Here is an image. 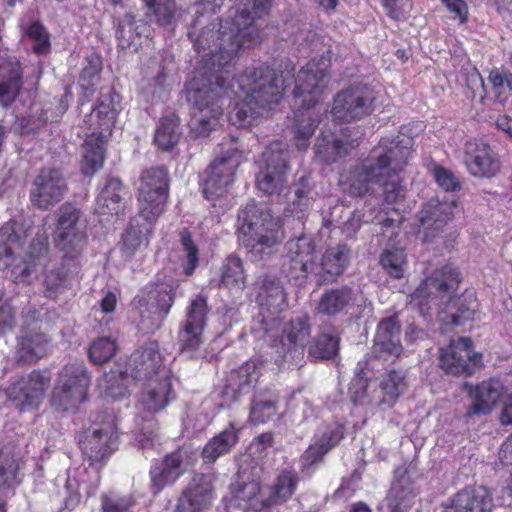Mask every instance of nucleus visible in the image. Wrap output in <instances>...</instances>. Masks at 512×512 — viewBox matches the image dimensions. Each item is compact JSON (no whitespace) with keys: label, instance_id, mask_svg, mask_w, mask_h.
Masks as SVG:
<instances>
[{"label":"nucleus","instance_id":"obj_1","mask_svg":"<svg viewBox=\"0 0 512 512\" xmlns=\"http://www.w3.org/2000/svg\"><path fill=\"white\" fill-rule=\"evenodd\" d=\"M409 155V139L382 138L367 159L341 175L340 184L354 197L374 194L385 178L397 175L404 169Z\"/></svg>","mask_w":512,"mask_h":512},{"label":"nucleus","instance_id":"obj_2","mask_svg":"<svg viewBox=\"0 0 512 512\" xmlns=\"http://www.w3.org/2000/svg\"><path fill=\"white\" fill-rule=\"evenodd\" d=\"M461 282L460 273L451 265L437 268L427 277L413 293V299L428 309L444 308L440 311L441 319L446 324L460 326L473 321L478 310V302L473 292H465L455 297L453 294Z\"/></svg>","mask_w":512,"mask_h":512},{"label":"nucleus","instance_id":"obj_3","mask_svg":"<svg viewBox=\"0 0 512 512\" xmlns=\"http://www.w3.org/2000/svg\"><path fill=\"white\" fill-rule=\"evenodd\" d=\"M244 93L229 114L231 123L239 128L252 125L262 112L282 97L283 78L268 65L248 67L238 79Z\"/></svg>","mask_w":512,"mask_h":512},{"label":"nucleus","instance_id":"obj_4","mask_svg":"<svg viewBox=\"0 0 512 512\" xmlns=\"http://www.w3.org/2000/svg\"><path fill=\"white\" fill-rule=\"evenodd\" d=\"M194 48L200 57V80H215L218 77L233 80L232 60L242 46L249 45L247 40L238 34L231 23L230 26L220 24L219 28H204L193 39Z\"/></svg>","mask_w":512,"mask_h":512},{"label":"nucleus","instance_id":"obj_5","mask_svg":"<svg viewBox=\"0 0 512 512\" xmlns=\"http://www.w3.org/2000/svg\"><path fill=\"white\" fill-rule=\"evenodd\" d=\"M330 66V58L321 56L310 60L296 75L294 105L306 110L296 114L294 139L299 150L308 148L309 139L317 126L318 120L311 119L309 109L319 103L322 92L329 84Z\"/></svg>","mask_w":512,"mask_h":512},{"label":"nucleus","instance_id":"obj_6","mask_svg":"<svg viewBox=\"0 0 512 512\" xmlns=\"http://www.w3.org/2000/svg\"><path fill=\"white\" fill-rule=\"evenodd\" d=\"M232 81L218 77L215 80L194 78L187 88V99L192 105L189 122L190 133L195 137H207L219 125L222 116L220 99L227 95Z\"/></svg>","mask_w":512,"mask_h":512},{"label":"nucleus","instance_id":"obj_7","mask_svg":"<svg viewBox=\"0 0 512 512\" xmlns=\"http://www.w3.org/2000/svg\"><path fill=\"white\" fill-rule=\"evenodd\" d=\"M239 242L251 252H270L285 235L278 218L265 204L250 200L238 215Z\"/></svg>","mask_w":512,"mask_h":512},{"label":"nucleus","instance_id":"obj_8","mask_svg":"<svg viewBox=\"0 0 512 512\" xmlns=\"http://www.w3.org/2000/svg\"><path fill=\"white\" fill-rule=\"evenodd\" d=\"M116 109L111 95L104 96L98 106L83 121L84 153L82 171L86 175L94 174L102 167L104 144L111 136L116 120Z\"/></svg>","mask_w":512,"mask_h":512},{"label":"nucleus","instance_id":"obj_9","mask_svg":"<svg viewBox=\"0 0 512 512\" xmlns=\"http://www.w3.org/2000/svg\"><path fill=\"white\" fill-rule=\"evenodd\" d=\"M169 194L168 171L164 167L150 168L142 172L138 188L139 211L148 221L164 212Z\"/></svg>","mask_w":512,"mask_h":512},{"label":"nucleus","instance_id":"obj_10","mask_svg":"<svg viewBox=\"0 0 512 512\" xmlns=\"http://www.w3.org/2000/svg\"><path fill=\"white\" fill-rule=\"evenodd\" d=\"M310 337V319L308 316H300L283 326L281 337L275 339L271 347L283 362L301 367Z\"/></svg>","mask_w":512,"mask_h":512},{"label":"nucleus","instance_id":"obj_11","mask_svg":"<svg viewBox=\"0 0 512 512\" xmlns=\"http://www.w3.org/2000/svg\"><path fill=\"white\" fill-rule=\"evenodd\" d=\"M68 190L66 178L56 168H43L35 176L30 188V201L40 210H49L58 204Z\"/></svg>","mask_w":512,"mask_h":512},{"label":"nucleus","instance_id":"obj_12","mask_svg":"<svg viewBox=\"0 0 512 512\" xmlns=\"http://www.w3.org/2000/svg\"><path fill=\"white\" fill-rule=\"evenodd\" d=\"M50 382L48 371L34 370L9 386L7 396L20 410L34 409L44 399Z\"/></svg>","mask_w":512,"mask_h":512},{"label":"nucleus","instance_id":"obj_13","mask_svg":"<svg viewBox=\"0 0 512 512\" xmlns=\"http://www.w3.org/2000/svg\"><path fill=\"white\" fill-rule=\"evenodd\" d=\"M481 360L482 355L473 351L472 341L467 337H460L440 349L439 365L447 374L471 375Z\"/></svg>","mask_w":512,"mask_h":512},{"label":"nucleus","instance_id":"obj_14","mask_svg":"<svg viewBox=\"0 0 512 512\" xmlns=\"http://www.w3.org/2000/svg\"><path fill=\"white\" fill-rule=\"evenodd\" d=\"M242 154L236 148L230 149L225 155L217 158L208 169L203 192L207 199L224 194L227 187L233 183Z\"/></svg>","mask_w":512,"mask_h":512},{"label":"nucleus","instance_id":"obj_15","mask_svg":"<svg viewBox=\"0 0 512 512\" xmlns=\"http://www.w3.org/2000/svg\"><path fill=\"white\" fill-rule=\"evenodd\" d=\"M374 97L371 93L359 89L339 92L333 102L331 114L333 120L350 122L370 115L374 109Z\"/></svg>","mask_w":512,"mask_h":512},{"label":"nucleus","instance_id":"obj_16","mask_svg":"<svg viewBox=\"0 0 512 512\" xmlns=\"http://www.w3.org/2000/svg\"><path fill=\"white\" fill-rule=\"evenodd\" d=\"M213 495V477L195 474L182 490L174 512H205L212 504Z\"/></svg>","mask_w":512,"mask_h":512},{"label":"nucleus","instance_id":"obj_17","mask_svg":"<svg viewBox=\"0 0 512 512\" xmlns=\"http://www.w3.org/2000/svg\"><path fill=\"white\" fill-rule=\"evenodd\" d=\"M213 495V477L195 474L182 490L174 512H205L212 504Z\"/></svg>","mask_w":512,"mask_h":512},{"label":"nucleus","instance_id":"obj_18","mask_svg":"<svg viewBox=\"0 0 512 512\" xmlns=\"http://www.w3.org/2000/svg\"><path fill=\"white\" fill-rule=\"evenodd\" d=\"M213 495V477L195 474L182 490L174 512H205L212 504Z\"/></svg>","mask_w":512,"mask_h":512},{"label":"nucleus","instance_id":"obj_19","mask_svg":"<svg viewBox=\"0 0 512 512\" xmlns=\"http://www.w3.org/2000/svg\"><path fill=\"white\" fill-rule=\"evenodd\" d=\"M213 495V477L195 474L182 490L174 512H205L212 504Z\"/></svg>","mask_w":512,"mask_h":512},{"label":"nucleus","instance_id":"obj_20","mask_svg":"<svg viewBox=\"0 0 512 512\" xmlns=\"http://www.w3.org/2000/svg\"><path fill=\"white\" fill-rule=\"evenodd\" d=\"M283 267L288 276L302 282L310 273H313L314 245L309 238L299 237L291 239L286 244V255Z\"/></svg>","mask_w":512,"mask_h":512},{"label":"nucleus","instance_id":"obj_21","mask_svg":"<svg viewBox=\"0 0 512 512\" xmlns=\"http://www.w3.org/2000/svg\"><path fill=\"white\" fill-rule=\"evenodd\" d=\"M455 208L454 201L428 200L416 215L418 233H423L425 240L435 237L453 218Z\"/></svg>","mask_w":512,"mask_h":512},{"label":"nucleus","instance_id":"obj_22","mask_svg":"<svg viewBox=\"0 0 512 512\" xmlns=\"http://www.w3.org/2000/svg\"><path fill=\"white\" fill-rule=\"evenodd\" d=\"M127 373L136 380H149L154 376H159V379L168 377L159 345L151 341L136 350L129 359Z\"/></svg>","mask_w":512,"mask_h":512},{"label":"nucleus","instance_id":"obj_23","mask_svg":"<svg viewBox=\"0 0 512 512\" xmlns=\"http://www.w3.org/2000/svg\"><path fill=\"white\" fill-rule=\"evenodd\" d=\"M414 472L415 467L411 464L395 470L394 481L386 497L390 512H407L413 506L418 495L412 479Z\"/></svg>","mask_w":512,"mask_h":512},{"label":"nucleus","instance_id":"obj_24","mask_svg":"<svg viewBox=\"0 0 512 512\" xmlns=\"http://www.w3.org/2000/svg\"><path fill=\"white\" fill-rule=\"evenodd\" d=\"M117 431L114 419L108 417L107 422L94 428L80 442L83 453L93 462L102 461L117 448Z\"/></svg>","mask_w":512,"mask_h":512},{"label":"nucleus","instance_id":"obj_25","mask_svg":"<svg viewBox=\"0 0 512 512\" xmlns=\"http://www.w3.org/2000/svg\"><path fill=\"white\" fill-rule=\"evenodd\" d=\"M465 163L471 175L491 178L500 171L497 154L485 142L470 140L465 144Z\"/></svg>","mask_w":512,"mask_h":512},{"label":"nucleus","instance_id":"obj_26","mask_svg":"<svg viewBox=\"0 0 512 512\" xmlns=\"http://www.w3.org/2000/svg\"><path fill=\"white\" fill-rule=\"evenodd\" d=\"M271 7V0H240L239 8L232 18L233 26L238 34L249 44L259 40L260 32L254 25L256 18L268 14Z\"/></svg>","mask_w":512,"mask_h":512},{"label":"nucleus","instance_id":"obj_27","mask_svg":"<svg viewBox=\"0 0 512 512\" xmlns=\"http://www.w3.org/2000/svg\"><path fill=\"white\" fill-rule=\"evenodd\" d=\"M401 327L395 316L380 321L374 338L373 353L385 361L394 360L402 353Z\"/></svg>","mask_w":512,"mask_h":512},{"label":"nucleus","instance_id":"obj_28","mask_svg":"<svg viewBox=\"0 0 512 512\" xmlns=\"http://www.w3.org/2000/svg\"><path fill=\"white\" fill-rule=\"evenodd\" d=\"M503 384L496 379L484 380L476 386H470L469 395L472 403L466 416L488 415L497 406L504 394Z\"/></svg>","mask_w":512,"mask_h":512},{"label":"nucleus","instance_id":"obj_29","mask_svg":"<svg viewBox=\"0 0 512 512\" xmlns=\"http://www.w3.org/2000/svg\"><path fill=\"white\" fill-rule=\"evenodd\" d=\"M194 456L189 447H180L166 456L161 465L154 467L151 472L154 492L157 493L166 485L174 483L181 475V466L189 464Z\"/></svg>","mask_w":512,"mask_h":512},{"label":"nucleus","instance_id":"obj_30","mask_svg":"<svg viewBox=\"0 0 512 512\" xmlns=\"http://www.w3.org/2000/svg\"><path fill=\"white\" fill-rule=\"evenodd\" d=\"M51 339L44 332L26 328L17 337L15 357L18 363H36L50 349Z\"/></svg>","mask_w":512,"mask_h":512},{"label":"nucleus","instance_id":"obj_31","mask_svg":"<svg viewBox=\"0 0 512 512\" xmlns=\"http://www.w3.org/2000/svg\"><path fill=\"white\" fill-rule=\"evenodd\" d=\"M256 302L263 312L276 315L287 306L286 293L281 282L272 276H260L254 284Z\"/></svg>","mask_w":512,"mask_h":512},{"label":"nucleus","instance_id":"obj_32","mask_svg":"<svg viewBox=\"0 0 512 512\" xmlns=\"http://www.w3.org/2000/svg\"><path fill=\"white\" fill-rule=\"evenodd\" d=\"M348 132V129H344L339 136L329 133L319 138L314 147L316 157L321 162L330 164L349 154L357 146V142Z\"/></svg>","mask_w":512,"mask_h":512},{"label":"nucleus","instance_id":"obj_33","mask_svg":"<svg viewBox=\"0 0 512 512\" xmlns=\"http://www.w3.org/2000/svg\"><path fill=\"white\" fill-rule=\"evenodd\" d=\"M406 388V375L403 372L388 371L381 377L379 385L374 387L376 410L385 411L392 408Z\"/></svg>","mask_w":512,"mask_h":512},{"label":"nucleus","instance_id":"obj_34","mask_svg":"<svg viewBox=\"0 0 512 512\" xmlns=\"http://www.w3.org/2000/svg\"><path fill=\"white\" fill-rule=\"evenodd\" d=\"M48 261V247L42 241H33L29 253L22 263L17 264L11 271V277L16 283H26L36 278Z\"/></svg>","mask_w":512,"mask_h":512},{"label":"nucleus","instance_id":"obj_35","mask_svg":"<svg viewBox=\"0 0 512 512\" xmlns=\"http://www.w3.org/2000/svg\"><path fill=\"white\" fill-rule=\"evenodd\" d=\"M492 498L485 487L465 489L458 492L444 512H491Z\"/></svg>","mask_w":512,"mask_h":512},{"label":"nucleus","instance_id":"obj_36","mask_svg":"<svg viewBox=\"0 0 512 512\" xmlns=\"http://www.w3.org/2000/svg\"><path fill=\"white\" fill-rule=\"evenodd\" d=\"M492 498L485 487L465 489L458 492L444 512H491Z\"/></svg>","mask_w":512,"mask_h":512},{"label":"nucleus","instance_id":"obj_37","mask_svg":"<svg viewBox=\"0 0 512 512\" xmlns=\"http://www.w3.org/2000/svg\"><path fill=\"white\" fill-rule=\"evenodd\" d=\"M355 301V293L349 286L325 290L319 297L315 310L322 316L333 317L342 313Z\"/></svg>","mask_w":512,"mask_h":512},{"label":"nucleus","instance_id":"obj_38","mask_svg":"<svg viewBox=\"0 0 512 512\" xmlns=\"http://www.w3.org/2000/svg\"><path fill=\"white\" fill-rule=\"evenodd\" d=\"M259 377L260 372L256 362L248 361L231 371L223 393L226 397L235 400L238 394L253 389Z\"/></svg>","mask_w":512,"mask_h":512},{"label":"nucleus","instance_id":"obj_39","mask_svg":"<svg viewBox=\"0 0 512 512\" xmlns=\"http://www.w3.org/2000/svg\"><path fill=\"white\" fill-rule=\"evenodd\" d=\"M238 478L235 497L240 501L239 505L243 506L245 512H262L269 506L267 497L261 493L258 481H249L245 471H241Z\"/></svg>","mask_w":512,"mask_h":512},{"label":"nucleus","instance_id":"obj_40","mask_svg":"<svg viewBox=\"0 0 512 512\" xmlns=\"http://www.w3.org/2000/svg\"><path fill=\"white\" fill-rule=\"evenodd\" d=\"M173 302L172 290L168 286L157 287L148 295L146 311L141 312L142 320H150L152 326L159 327L168 315Z\"/></svg>","mask_w":512,"mask_h":512},{"label":"nucleus","instance_id":"obj_41","mask_svg":"<svg viewBox=\"0 0 512 512\" xmlns=\"http://www.w3.org/2000/svg\"><path fill=\"white\" fill-rule=\"evenodd\" d=\"M153 222L141 217L140 211L138 216L131 220L122 237V251L126 256L131 257L142 246L148 245V236L151 234Z\"/></svg>","mask_w":512,"mask_h":512},{"label":"nucleus","instance_id":"obj_42","mask_svg":"<svg viewBox=\"0 0 512 512\" xmlns=\"http://www.w3.org/2000/svg\"><path fill=\"white\" fill-rule=\"evenodd\" d=\"M349 250L346 246H336L328 249L322 257L319 271L320 282H333L344 271L348 263Z\"/></svg>","mask_w":512,"mask_h":512},{"label":"nucleus","instance_id":"obj_43","mask_svg":"<svg viewBox=\"0 0 512 512\" xmlns=\"http://www.w3.org/2000/svg\"><path fill=\"white\" fill-rule=\"evenodd\" d=\"M79 262H65L59 268L51 270L45 278V295L49 298H55L58 293L64 290L79 275Z\"/></svg>","mask_w":512,"mask_h":512},{"label":"nucleus","instance_id":"obj_44","mask_svg":"<svg viewBox=\"0 0 512 512\" xmlns=\"http://www.w3.org/2000/svg\"><path fill=\"white\" fill-rule=\"evenodd\" d=\"M124 191L122 182L117 178L107 181L98 197V212L101 215H117L124 209Z\"/></svg>","mask_w":512,"mask_h":512},{"label":"nucleus","instance_id":"obj_45","mask_svg":"<svg viewBox=\"0 0 512 512\" xmlns=\"http://www.w3.org/2000/svg\"><path fill=\"white\" fill-rule=\"evenodd\" d=\"M172 384L168 377L153 381L143 392L140 404L149 413H156L167 406Z\"/></svg>","mask_w":512,"mask_h":512},{"label":"nucleus","instance_id":"obj_46","mask_svg":"<svg viewBox=\"0 0 512 512\" xmlns=\"http://www.w3.org/2000/svg\"><path fill=\"white\" fill-rule=\"evenodd\" d=\"M86 380L81 379L75 390H69L68 379L64 378L63 384H56L52 391L51 405L59 411L75 409L86 398Z\"/></svg>","mask_w":512,"mask_h":512},{"label":"nucleus","instance_id":"obj_47","mask_svg":"<svg viewBox=\"0 0 512 512\" xmlns=\"http://www.w3.org/2000/svg\"><path fill=\"white\" fill-rule=\"evenodd\" d=\"M238 442V431L233 425L211 438L202 450V459L205 463L212 464L219 457L228 453Z\"/></svg>","mask_w":512,"mask_h":512},{"label":"nucleus","instance_id":"obj_48","mask_svg":"<svg viewBox=\"0 0 512 512\" xmlns=\"http://www.w3.org/2000/svg\"><path fill=\"white\" fill-rule=\"evenodd\" d=\"M343 437V431L337 426L327 432L315 444L310 445L301 457L302 465L308 468L321 461L322 457L332 449Z\"/></svg>","mask_w":512,"mask_h":512},{"label":"nucleus","instance_id":"obj_49","mask_svg":"<svg viewBox=\"0 0 512 512\" xmlns=\"http://www.w3.org/2000/svg\"><path fill=\"white\" fill-rule=\"evenodd\" d=\"M288 154V147L285 143L274 141L263 151L259 161V168L288 173Z\"/></svg>","mask_w":512,"mask_h":512},{"label":"nucleus","instance_id":"obj_50","mask_svg":"<svg viewBox=\"0 0 512 512\" xmlns=\"http://www.w3.org/2000/svg\"><path fill=\"white\" fill-rule=\"evenodd\" d=\"M78 232H86V223L82 220V212L71 203H65L58 210L55 236Z\"/></svg>","mask_w":512,"mask_h":512},{"label":"nucleus","instance_id":"obj_51","mask_svg":"<svg viewBox=\"0 0 512 512\" xmlns=\"http://www.w3.org/2000/svg\"><path fill=\"white\" fill-rule=\"evenodd\" d=\"M339 343L340 338L337 333H320L308 347V358L311 361L332 359L338 354Z\"/></svg>","mask_w":512,"mask_h":512},{"label":"nucleus","instance_id":"obj_52","mask_svg":"<svg viewBox=\"0 0 512 512\" xmlns=\"http://www.w3.org/2000/svg\"><path fill=\"white\" fill-rule=\"evenodd\" d=\"M221 283L231 292H241L245 288L246 274L242 260L235 255L228 256L222 266Z\"/></svg>","mask_w":512,"mask_h":512},{"label":"nucleus","instance_id":"obj_53","mask_svg":"<svg viewBox=\"0 0 512 512\" xmlns=\"http://www.w3.org/2000/svg\"><path fill=\"white\" fill-rule=\"evenodd\" d=\"M87 243V233H68L67 235L55 236V245L62 253V260L65 262H78Z\"/></svg>","mask_w":512,"mask_h":512},{"label":"nucleus","instance_id":"obj_54","mask_svg":"<svg viewBox=\"0 0 512 512\" xmlns=\"http://www.w3.org/2000/svg\"><path fill=\"white\" fill-rule=\"evenodd\" d=\"M179 118L175 115L161 119L155 132V143L162 150L172 149L181 137Z\"/></svg>","mask_w":512,"mask_h":512},{"label":"nucleus","instance_id":"obj_55","mask_svg":"<svg viewBox=\"0 0 512 512\" xmlns=\"http://www.w3.org/2000/svg\"><path fill=\"white\" fill-rule=\"evenodd\" d=\"M288 173L259 168L256 184L267 195H279L287 186Z\"/></svg>","mask_w":512,"mask_h":512},{"label":"nucleus","instance_id":"obj_56","mask_svg":"<svg viewBox=\"0 0 512 512\" xmlns=\"http://www.w3.org/2000/svg\"><path fill=\"white\" fill-rule=\"evenodd\" d=\"M380 264L391 277L402 278L407 264L404 249L399 247L386 248L380 256Z\"/></svg>","mask_w":512,"mask_h":512},{"label":"nucleus","instance_id":"obj_57","mask_svg":"<svg viewBox=\"0 0 512 512\" xmlns=\"http://www.w3.org/2000/svg\"><path fill=\"white\" fill-rule=\"evenodd\" d=\"M21 244L22 237L15 230L14 224L7 223L0 229V268L7 267L10 264L2 257H11L14 251L20 248Z\"/></svg>","mask_w":512,"mask_h":512},{"label":"nucleus","instance_id":"obj_58","mask_svg":"<svg viewBox=\"0 0 512 512\" xmlns=\"http://www.w3.org/2000/svg\"><path fill=\"white\" fill-rule=\"evenodd\" d=\"M296 484L297 477L294 473L287 471L282 472L278 476L269 497H267L269 506L285 502L290 498L295 491Z\"/></svg>","mask_w":512,"mask_h":512},{"label":"nucleus","instance_id":"obj_59","mask_svg":"<svg viewBox=\"0 0 512 512\" xmlns=\"http://www.w3.org/2000/svg\"><path fill=\"white\" fill-rule=\"evenodd\" d=\"M277 416V401L273 398H266L263 395H256L250 407V420L253 423H265Z\"/></svg>","mask_w":512,"mask_h":512},{"label":"nucleus","instance_id":"obj_60","mask_svg":"<svg viewBox=\"0 0 512 512\" xmlns=\"http://www.w3.org/2000/svg\"><path fill=\"white\" fill-rule=\"evenodd\" d=\"M349 396L354 404L376 409L374 397V387L372 388L367 379L363 377H355L349 386Z\"/></svg>","mask_w":512,"mask_h":512},{"label":"nucleus","instance_id":"obj_61","mask_svg":"<svg viewBox=\"0 0 512 512\" xmlns=\"http://www.w3.org/2000/svg\"><path fill=\"white\" fill-rule=\"evenodd\" d=\"M117 345L115 340L110 337H99L94 340L88 350L90 360L97 365L109 361L116 353Z\"/></svg>","mask_w":512,"mask_h":512},{"label":"nucleus","instance_id":"obj_62","mask_svg":"<svg viewBox=\"0 0 512 512\" xmlns=\"http://www.w3.org/2000/svg\"><path fill=\"white\" fill-rule=\"evenodd\" d=\"M207 319V301L205 298L198 296L192 300L187 309V317L183 327L195 329L196 331H204Z\"/></svg>","mask_w":512,"mask_h":512},{"label":"nucleus","instance_id":"obj_63","mask_svg":"<svg viewBox=\"0 0 512 512\" xmlns=\"http://www.w3.org/2000/svg\"><path fill=\"white\" fill-rule=\"evenodd\" d=\"M488 80L492 85L495 101L504 105L509 97L507 90L512 91V74L494 69L490 72Z\"/></svg>","mask_w":512,"mask_h":512},{"label":"nucleus","instance_id":"obj_64","mask_svg":"<svg viewBox=\"0 0 512 512\" xmlns=\"http://www.w3.org/2000/svg\"><path fill=\"white\" fill-rule=\"evenodd\" d=\"M202 334L203 331L183 327L178 336L180 354L192 358L203 343Z\"/></svg>","mask_w":512,"mask_h":512}]
</instances>
